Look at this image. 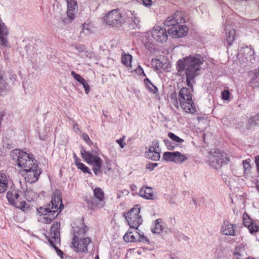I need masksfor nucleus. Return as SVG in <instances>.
I'll return each instance as SVG.
<instances>
[{
	"label": "nucleus",
	"instance_id": "7",
	"mask_svg": "<svg viewBox=\"0 0 259 259\" xmlns=\"http://www.w3.org/2000/svg\"><path fill=\"white\" fill-rule=\"evenodd\" d=\"M229 161L227 155L221 150L215 151L213 153H210L209 157V164L210 166L215 169L220 168L223 163Z\"/></svg>",
	"mask_w": 259,
	"mask_h": 259
},
{
	"label": "nucleus",
	"instance_id": "19",
	"mask_svg": "<svg viewBox=\"0 0 259 259\" xmlns=\"http://www.w3.org/2000/svg\"><path fill=\"white\" fill-rule=\"evenodd\" d=\"M254 52L253 49L250 47H246L241 49L238 55L239 56L241 55L246 61L251 62L254 59Z\"/></svg>",
	"mask_w": 259,
	"mask_h": 259
},
{
	"label": "nucleus",
	"instance_id": "5",
	"mask_svg": "<svg viewBox=\"0 0 259 259\" xmlns=\"http://www.w3.org/2000/svg\"><path fill=\"white\" fill-rule=\"evenodd\" d=\"M81 154L85 162L93 166L92 170L94 174L98 175L101 172L103 161L99 155L83 149L81 150Z\"/></svg>",
	"mask_w": 259,
	"mask_h": 259
},
{
	"label": "nucleus",
	"instance_id": "56",
	"mask_svg": "<svg viewBox=\"0 0 259 259\" xmlns=\"http://www.w3.org/2000/svg\"><path fill=\"white\" fill-rule=\"evenodd\" d=\"M143 5L146 7H149L152 5V0H142Z\"/></svg>",
	"mask_w": 259,
	"mask_h": 259
},
{
	"label": "nucleus",
	"instance_id": "37",
	"mask_svg": "<svg viewBox=\"0 0 259 259\" xmlns=\"http://www.w3.org/2000/svg\"><path fill=\"white\" fill-rule=\"evenodd\" d=\"M137 229H135L134 232L137 236V238L138 241L143 242H148V240L147 238L144 235V234H141L137 232Z\"/></svg>",
	"mask_w": 259,
	"mask_h": 259
},
{
	"label": "nucleus",
	"instance_id": "40",
	"mask_svg": "<svg viewBox=\"0 0 259 259\" xmlns=\"http://www.w3.org/2000/svg\"><path fill=\"white\" fill-rule=\"evenodd\" d=\"M80 57L83 59H92L95 57V54L92 52H90L84 50V51L82 52V54L80 55Z\"/></svg>",
	"mask_w": 259,
	"mask_h": 259
},
{
	"label": "nucleus",
	"instance_id": "50",
	"mask_svg": "<svg viewBox=\"0 0 259 259\" xmlns=\"http://www.w3.org/2000/svg\"><path fill=\"white\" fill-rule=\"evenodd\" d=\"M82 31L83 33L88 34L90 32L89 25L88 24H84L82 27Z\"/></svg>",
	"mask_w": 259,
	"mask_h": 259
},
{
	"label": "nucleus",
	"instance_id": "10",
	"mask_svg": "<svg viewBox=\"0 0 259 259\" xmlns=\"http://www.w3.org/2000/svg\"><path fill=\"white\" fill-rule=\"evenodd\" d=\"M23 174L25 181L29 183H33L37 182L39 179L42 170L37 164L33 165L30 168H27L23 170Z\"/></svg>",
	"mask_w": 259,
	"mask_h": 259
},
{
	"label": "nucleus",
	"instance_id": "6",
	"mask_svg": "<svg viewBox=\"0 0 259 259\" xmlns=\"http://www.w3.org/2000/svg\"><path fill=\"white\" fill-rule=\"evenodd\" d=\"M140 212V205H136L128 212L124 214L130 228L138 229V227L142 224V219L139 215Z\"/></svg>",
	"mask_w": 259,
	"mask_h": 259
},
{
	"label": "nucleus",
	"instance_id": "63",
	"mask_svg": "<svg viewBox=\"0 0 259 259\" xmlns=\"http://www.w3.org/2000/svg\"><path fill=\"white\" fill-rule=\"evenodd\" d=\"M188 239H189V237H188L187 236H184V239L185 240H187Z\"/></svg>",
	"mask_w": 259,
	"mask_h": 259
},
{
	"label": "nucleus",
	"instance_id": "13",
	"mask_svg": "<svg viewBox=\"0 0 259 259\" xmlns=\"http://www.w3.org/2000/svg\"><path fill=\"white\" fill-rule=\"evenodd\" d=\"M167 33L164 27L158 25L155 26L151 31L152 37L156 41L160 43H164L167 41Z\"/></svg>",
	"mask_w": 259,
	"mask_h": 259
},
{
	"label": "nucleus",
	"instance_id": "30",
	"mask_svg": "<svg viewBox=\"0 0 259 259\" xmlns=\"http://www.w3.org/2000/svg\"><path fill=\"white\" fill-rule=\"evenodd\" d=\"M172 16L178 24L186 22L185 14L184 12L177 11Z\"/></svg>",
	"mask_w": 259,
	"mask_h": 259
},
{
	"label": "nucleus",
	"instance_id": "55",
	"mask_svg": "<svg viewBox=\"0 0 259 259\" xmlns=\"http://www.w3.org/2000/svg\"><path fill=\"white\" fill-rule=\"evenodd\" d=\"M123 139L124 137L116 140V142L119 145L121 148H123L125 145V143L123 142Z\"/></svg>",
	"mask_w": 259,
	"mask_h": 259
},
{
	"label": "nucleus",
	"instance_id": "51",
	"mask_svg": "<svg viewBox=\"0 0 259 259\" xmlns=\"http://www.w3.org/2000/svg\"><path fill=\"white\" fill-rule=\"evenodd\" d=\"M135 71L138 75H143L144 76H146L144 70L140 65H139V66L136 69Z\"/></svg>",
	"mask_w": 259,
	"mask_h": 259
},
{
	"label": "nucleus",
	"instance_id": "33",
	"mask_svg": "<svg viewBox=\"0 0 259 259\" xmlns=\"http://www.w3.org/2000/svg\"><path fill=\"white\" fill-rule=\"evenodd\" d=\"M144 84L149 91L153 93H156L157 88L150 81V80L146 78L144 79Z\"/></svg>",
	"mask_w": 259,
	"mask_h": 259
},
{
	"label": "nucleus",
	"instance_id": "15",
	"mask_svg": "<svg viewBox=\"0 0 259 259\" xmlns=\"http://www.w3.org/2000/svg\"><path fill=\"white\" fill-rule=\"evenodd\" d=\"M126 18L127 22L130 21L129 19H131V21L129 24L130 26L134 29H139L140 28V21L136 16V14L134 11H128L126 12Z\"/></svg>",
	"mask_w": 259,
	"mask_h": 259
},
{
	"label": "nucleus",
	"instance_id": "36",
	"mask_svg": "<svg viewBox=\"0 0 259 259\" xmlns=\"http://www.w3.org/2000/svg\"><path fill=\"white\" fill-rule=\"evenodd\" d=\"M168 137L174 142L177 143H182L184 140L176 136L173 133L169 132L168 133Z\"/></svg>",
	"mask_w": 259,
	"mask_h": 259
},
{
	"label": "nucleus",
	"instance_id": "41",
	"mask_svg": "<svg viewBox=\"0 0 259 259\" xmlns=\"http://www.w3.org/2000/svg\"><path fill=\"white\" fill-rule=\"evenodd\" d=\"M247 228L251 234H253L259 231V226L256 225L254 223L250 225Z\"/></svg>",
	"mask_w": 259,
	"mask_h": 259
},
{
	"label": "nucleus",
	"instance_id": "42",
	"mask_svg": "<svg viewBox=\"0 0 259 259\" xmlns=\"http://www.w3.org/2000/svg\"><path fill=\"white\" fill-rule=\"evenodd\" d=\"M49 243L50 245L57 250V254L61 257H63V252L56 246V244L57 242H54V241L52 240H49Z\"/></svg>",
	"mask_w": 259,
	"mask_h": 259
},
{
	"label": "nucleus",
	"instance_id": "25",
	"mask_svg": "<svg viewBox=\"0 0 259 259\" xmlns=\"http://www.w3.org/2000/svg\"><path fill=\"white\" fill-rule=\"evenodd\" d=\"M19 197V195L16 191H9L7 194V198L8 201L14 206H15Z\"/></svg>",
	"mask_w": 259,
	"mask_h": 259
},
{
	"label": "nucleus",
	"instance_id": "48",
	"mask_svg": "<svg viewBox=\"0 0 259 259\" xmlns=\"http://www.w3.org/2000/svg\"><path fill=\"white\" fill-rule=\"evenodd\" d=\"M80 84L83 85L85 93L88 94L90 92V88L88 83L86 82L85 80L84 79L83 81H82V82H80Z\"/></svg>",
	"mask_w": 259,
	"mask_h": 259
},
{
	"label": "nucleus",
	"instance_id": "59",
	"mask_svg": "<svg viewBox=\"0 0 259 259\" xmlns=\"http://www.w3.org/2000/svg\"><path fill=\"white\" fill-rule=\"evenodd\" d=\"M255 162L257 167V171L259 173V156H257L255 158Z\"/></svg>",
	"mask_w": 259,
	"mask_h": 259
},
{
	"label": "nucleus",
	"instance_id": "2",
	"mask_svg": "<svg viewBox=\"0 0 259 259\" xmlns=\"http://www.w3.org/2000/svg\"><path fill=\"white\" fill-rule=\"evenodd\" d=\"M63 205L58 193L53 194L51 203L37 209L38 213L42 215L40 221L43 223L50 224L58 214V210L63 208Z\"/></svg>",
	"mask_w": 259,
	"mask_h": 259
},
{
	"label": "nucleus",
	"instance_id": "23",
	"mask_svg": "<svg viewBox=\"0 0 259 259\" xmlns=\"http://www.w3.org/2000/svg\"><path fill=\"white\" fill-rule=\"evenodd\" d=\"M147 157L153 161H157L160 158L159 150L155 149L153 147H149L148 151L146 152Z\"/></svg>",
	"mask_w": 259,
	"mask_h": 259
},
{
	"label": "nucleus",
	"instance_id": "4",
	"mask_svg": "<svg viewBox=\"0 0 259 259\" xmlns=\"http://www.w3.org/2000/svg\"><path fill=\"white\" fill-rule=\"evenodd\" d=\"M106 24L112 27H119L126 23V12L122 13L119 9H115L110 11L104 17Z\"/></svg>",
	"mask_w": 259,
	"mask_h": 259
},
{
	"label": "nucleus",
	"instance_id": "16",
	"mask_svg": "<svg viewBox=\"0 0 259 259\" xmlns=\"http://www.w3.org/2000/svg\"><path fill=\"white\" fill-rule=\"evenodd\" d=\"M67 16L70 20H72L75 17V15L78 11L77 3L74 0H67Z\"/></svg>",
	"mask_w": 259,
	"mask_h": 259
},
{
	"label": "nucleus",
	"instance_id": "54",
	"mask_svg": "<svg viewBox=\"0 0 259 259\" xmlns=\"http://www.w3.org/2000/svg\"><path fill=\"white\" fill-rule=\"evenodd\" d=\"M75 49L77 50L79 53V56L82 54V52L84 51V46H76Z\"/></svg>",
	"mask_w": 259,
	"mask_h": 259
},
{
	"label": "nucleus",
	"instance_id": "29",
	"mask_svg": "<svg viewBox=\"0 0 259 259\" xmlns=\"http://www.w3.org/2000/svg\"><path fill=\"white\" fill-rule=\"evenodd\" d=\"M8 187V180L6 175L0 174V193L4 192Z\"/></svg>",
	"mask_w": 259,
	"mask_h": 259
},
{
	"label": "nucleus",
	"instance_id": "31",
	"mask_svg": "<svg viewBox=\"0 0 259 259\" xmlns=\"http://www.w3.org/2000/svg\"><path fill=\"white\" fill-rule=\"evenodd\" d=\"M244 249V247L242 246H239L236 247L234 252V255L235 259H241L243 256Z\"/></svg>",
	"mask_w": 259,
	"mask_h": 259
},
{
	"label": "nucleus",
	"instance_id": "28",
	"mask_svg": "<svg viewBox=\"0 0 259 259\" xmlns=\"http://www.w3.org/2000/svg\"><path fill=\"white\" fill-rule=\"evenodd\" d=\"M87 227L85 226L84 224H80L79 226H77L73 228L74 237L76 235V237L83 234L87 231Z\"/></svg>",
	"mask_w": 259,
	"mask_h": 259
},
{
	"label": "nucleus",
	"instance_id": "60",
	"mask_svg": "<svg viewBox=\"0 0 259 259\" xmlns=\"http://www.w3.org/2000/svg\"><path fill=\"white\" fill-rule=\"evenodd\" d=\"M73 130L76 132H80L78 127V125L76 123H74L73 126Z\"/></svg>",
	"mask_w": 259,
	"mask_h": 259
},
{
	"label": "nucleus",
	"instance_id": "27",
	"mask_svg": "<svg viewBox=\"0 0 259 259\" xmlns=\"http://www.w3.org/2000/svg\"><path fill=\"white\" fill-rule=\"evenodd\" d=\"M162 221L161 219H157L154 223L151 228V231L154 234H160L162 231V226L161 225Z\"/></svg>",
	"mask_w": 259,
	"mask_h": 259
},
{
	"label": "nucleus",
	"instance_id": "8",
	"mask_svg": "<svg viewBox=\"0 0 259 259\" xmlns=\"http://www.w3.org/2000/svg\"><path fill=\"white\" fill-rule=\"evenodd\" d=\"M188 159V155L180 152H165L162 156V159L167 162H171L176 164H181Z\"/></svg>",
	"mask_w": 259,
	"mask_h": 259
},
{
	"label": "nucleus",
	"instance_id": "21",
	"mask_svg": "<svg viewBox=\"0 0 259 259\" xmlns=\"http://www.w3.org/2000/svg\"><path fill=\"white\" fill-rule=\"evenodd\" d=\"M249 75L251 77L250 85L253 88H259V68L251 71Z\"/></svg>",
	"mask_w": 259,
	"mask_h": 259
},
{
	"label": "nucleus",
	"instance_id": "22",
	"mask_svg": "<svg viewBox=\"0 0 259 259\" xmlns=\"http://www.w3.org/2000/svg\"><path fill=\"white\" fill-rule=\"evenodd\" d=\"M139 195L140 196L146 199L153 200L154 199L153 190L152 188L146 186L142 187L139 192Z\"/></svg>",
	"mask_w": 259,
	"mask_h": 259
},
{
	"label": "nucleus",
	"instance_id": "64",
	"mask_svg": "<svg viewBox=\"0 0 259 259\" xmlns=\"http://www.w3.org/2000/svg\"><path fill=\"white\" fill-rule=\"evenodd\" d=\"M95 259H99V256L97 255L96 256L95 258Z\"/></svg>",
	"mask_w": 259,
	"mask_h": 259
},
{
	"label": "nucleus",
	"instance_id": "47",
	"mask_svg": "<svg viewBox=\"0 0 259 259\" xmlns=\"http://www.w3.org/2000/svg\"><path fill=\"white\" fill-rule=\"evenodd\" d=\"M158 165V163H151L149 162L147 164L146 166V168L150 170V171L153 170L155 167H156Z\"/></svg>",
	"mask_w": 259,
	"mask_h": 259
},
{
	"label": "nucleus",
	"instance_id": "18",
	"mask_svg": "<svg viewBox=\"0 0 259 259\" xmlns=\"http://www.w3.org/2000/svg\"><path fill=\"white\" fill-rule=\"evenodd\" d=\"M235 227L236 225H233L231 224L229 221H225L223 222L221 231L223 234L225 235L234 236V228Z\"/></svg>",
	"mask_w": 259,
	"mask_h": 259
},
{
	"label": "nucleus",
	"instance_id": "58",
	"mask_svg": "<svg viewBox=\"0 0 259 259\" xmlns=\"http://www.w3.org/2000/svg\"><path fill=\"white\" fill-rule=\"evenodd\" d=\"M29 195H31V196H32L34 198L35 197H37V195L36 194H35L33 191H27L26 194H25V195L26 196H27Z\"/></svg>",
	"mask_w": 259,
	"mask_h": 259
},
{
	"label": "nucleus",
	"instance_id": "26",
	"mask_svg": "<svg viewBox=\"0 0 259 259\" xmlns=\"http://www.w3.org/2000/svg\"><path fill=\"white\" fill-rule=\"evenodd\" d=\"M123 238L126 242H138L137 236L134 232L128 230L126 234L123 236Z\"/></svg>",
	"mask_w": 259,
	"mask_h": 259
},
{
	"label": "nucleus",
	"instance_id": "57",
	"mask_svg": "<svg viewBox=\"0 0 259 259\" xmlns=\"http://www.w3.org/2000/svg\"><path fill=\"white\" fill-rule=\"evenodd\" d=\"M104 172L105 174H108L109 172H110L111 170V168L109 165V164L107 163H106V166L104 168Z\"/></svg>",
	"mask_w": 259,
	"mask_h": 259
},
{
	"label": "nucleus",
	"instance_id": "34",
	"mask_svg": "<svg viewBox=\"0 0 259 259\" xmlns=\"http://www.w3.org/2000/svg\"><path fill=\"white\" fill-rule=\"evenodd\" d=\"M164 25L167 27H175L178 26V23L176 22L172 16L166 18L164 22Z\"/></svg>",
	"mask_w": 259,
	"mask_h": 259
},
{
	"label": "nucleus",
	"instance_id": "43",
	"mask_svg": "<svg viewBox=\"0 0 259 259\" xmlns=\"http://www.w3.org/2000/svg\"><path fill=\"white\" fill-rule=\"evenodd\" d=\"M163 142L164 143L167 148L169 150H173L175 148L176 145L174 143H172L171 142H170L169 140L164 139L163 140Z\"/></svg>",
	"mask_w": 259,
	"mask_h": 259
},
{
	"label": "nucleus",
	"instance_id": "3",
	"mask_svg": "<svg viewBox=\"0 0 259 259\" xmlns=\"http://www.w3.org/2000/svg\"><path fill=\"white\" fill-rule=\"evenodd\" d=\"M174 96L176 98L174 105L177 109L180 107L186 113L193 114L196 112V108L189 89L187 88L181 89L179 93L178 100L176 98V94L172 95V97Z\"/></svg>",
	"mask_w": 259,
	"mask_h": 259
},
{
	"label": "nucleus",
	"instance_id": "44",
	"mask_svg": "<svg viewBox=\"0 0 259 259\" xmlns=\"http://www.w3.org/2000/svg\"><path fill=\"white\" fill-rule=\"evenodd\" d=\"M15 206L21 209L22 211H25L28 208V205L27 204L25 201H21L18 205L16 204Z\"/></svg>",
	"mask_w": 259,
	"mask_h": 259
},
{
	"label": "nucleus",
	"instance_id": "45",
	"mask_svg": "<svg viewBox=\"0 0 259 259\" xmlns=\"http://www.w3.org/2000/svg\"><path fill=\"white\" fill-rule=\"evenodd\" d=\"M72 76L80 83L83 81L84 78L82 77L79 74L76 73L74 71L71 72Z\"/></svg>",
	"mask_w": 259,
	"mask_h": 259
},
{
	"label": "nucleus",
	"instance_id": "14",
	"mask_svg": "<svg viewBox=\"0 0 259 259\" xmlns=\"http://www.w3.org/2000/svg\"><path fill=\"white\" fill-rule=\"evenodd\" d=\"M188 28L185 25L178 26L175 27H171L168 30V34L174 38H179L185 36L188 32Z\"/></svg>",
	"mask_w": 259,
	"mask_h": 259
},
{
	"label": "nucleus",
	"instance_id": "32",
	"mask_svg": "<svg viewBox=\"0 0 259 259\" xmlns=\"http://www.w3.org/2000/svg\"><path fill=\"white\" fill-rule=\"evenodd\" d=\"M132 56L130 54H125L122 56L121 62L127 67H131Z\"/></svg>",
	"mask_w": 259,
	"mask_h": 259
},
{
	"label": "nucleus",
	"instance_id": "39",
	"mask_svg": "<svg viewBox=\"0 0 259 259\" xmlns=\"http://www.w3.org/2000/svg\"><path fill=\"white\" fill-rule=\"evenodd\" d=\"M249 124L251 125H259V113L255 115L248 120Z\"/></svg>",
	"mask_w": 259,
	"mask_h": 259
},
{
	"label": "nucleus",
	"instance_id": "24",
	"mask_svg": "<svg viewBox=\"0 0 259 259\" xmlns=\"http://www.w3.org/2000/svg\"><path fill=\"white\" fill-rule=\"evenodd\" d=\"M4 72L0 68V95L6 94L8 90V84L4 78Z\"/></svg>",
	"mask_w": 259,
	"mask_h": 259
},
{
	"label": "nucleus",
	"instance_id": "46",
	"mask_svg": "<svg viewBox=\"0 0 259 259\" xmlns=\"http://www.w3.org/2000/svg\"><path fill=\"white\" fill-rule=\"evenodd\" d=\"M230 98V93L228 90H224L222 92V98L224 100H228Z\"/></svg>",
	"mask_w": 259,
	"mask_h": 259
},
{
	"label": "nucleus",
	"instance_id": "1",
	"mask_svg": "<svg viewBox=\"0 0 259 259\" xmlns=\"http://www.w3.org/2000/svg\"><path fill=\"white\" fill-rule=\"evenodd\" d=\"M203 63V57L199 54L190 55L184 59L179 60L177 63V70L181 72L186 70V82L187 85L193 91L192 83L195 82V77L199 74Z\"/></svg>",
	"mask_w": 259,
	"mask_h": 259
},
{
	"label": "nucleus",
	"instance_id": "52",
	"mask_svg": "<svg viewBox=\"0 0 259 259\" xmlns=\"http://www.w3.org/2000/svg\"><path fill=\"white\" fill-rule=\"evenodd\" d=\"M150 147H153L155 149H157V150H159V141L157 140H154L152 142V146H150Z\"/></svg>",
	"mask_w": 259,
	"mask_h": 259
},
{
	"label": "nucleus",
	"instance_id": "35",
	"mask_svg": "<svg viewBox=\"0 0 259 259\" xmlns=\"http://www.w3.org/2000/svg\"><path fill=\"white\" fill-rule=\"evenodd\" d=\"M243 221L244 226L246 227H248L250 225H252L253 223L252 222V220H251L248 215L244 213L243 214Z\"/></svg>",
	"mask_w": 259,
	"mask_h": 259
},
{
	"label": "nucleus",
	"instance_id": "9",
	"mask_svg": "<svg viewBox=\"0 0 259 259\" xmlns=\"http://www.w3.org/2000/svg\"><path fill=\"white\" fill-rule=\"evenodd\" d=\"M17 157V164L19 167L24 168V170L30 168L33 165L36 164L32 156L25 152L19 151Z\"/></svg>",
	"mask_w": 259,
	"mask_h": 259
},
{
	"label": "nucleus",
	"instance_id": "11",
	"mask_svg": "<svg viewBox=\"0 0 259 259\" xmlns=\"http://www.w3.org/2000/svg\"><path fill=\"white\" fill-rule=\"evenodd\" d=\"M94 196L88 201L89 205L92 208L95 207H103L105 204L104 192L100 188H96L94 189Z\"/></svg>",
	"mask_w": 259,
	"mask_h": 259
},
{
	"label": "nucleus",
	"instance_id": "53",
	"mask_svg": "<svg viewBox=\"0 0 259 259\" xmlns=\"http://www.w3.org/2000/svg\"><path fill=\"white\" fill-rule=\"evenodd\" d=\"M243 165V168L245 171H246L247 170H249L250 168V164L248 161L246 160H243L242 161Z\"/></svg>",
	"mask_w": 259,
	"mask_h": 259
},
{
	"label": "nucleus",
	"instance_id": "62",
	"mask_svg": "<svg viewBox=\"0 0 259 259\" xmlns=\"http://www.w3.org/2000/svg\"><path fill=\"white\" fill-rule=\"evenodd\" d=\"M256 190H257V191L259 192V184L258 185H257L256 186Z\"/></svg>",
	"mask_w": 259,
	"mask_h": 259
},
{
	"label": "nucleus",
	"instance_id": "61",
	"mask_svg": "<svg viewBox=\"0 0 259 259\" xmlns=\"http://www.w3.org/2000/svg\"><path fill=\"white\" fill-rule=\"evenodd\" d=\"M74 158L75 160V164L76 165V163H77V162H80L79 161V158L75 154H74Z\"/></svg>",
	"mask_w": 259,
	"mask_h": 259
},
{
	"label": "nucleus",
	"instance_id": "49",
	"mask_svg": "<svg viewBox=\"0 0 259 259\" xmlns=\"http://www.w3.org/2000/svg\"><path fill=\"white\" fill-rule=\"evenodd\" d=\"M81 138L83 139V140L88 144H90L92 143L91 140H90L89 136L86 133H82L81 135Z\"/></svg>",
	"mask_w": 259,
	"mask_h": 259
},
{
	"label": "nucleus",
	"instance_id": "12",
	"mask_svg": "<svg viewBox=\"0 0 259 259\" xmlns=\"http://www.w3.org/2000/svg\"><path fill=\"white\" fill-rule=\"evenodd\" d=\"M91 242V239L90 238L86 237L79 239L75 235L73 237L72 244L76 252H84L88 250V246Z\"/></svg>",
	"mask_w": 259,
	"mask_h": 259
},
{
	"label": "nucleus",
	"instance_id": "38",
	"mask_svg": "<svg viewBox=\"0 0 259 259\" xmlns=\"http://www.w3.org/2000/svg\"><path fill=\"white\" fill-rule=\"evenodd\" d=\"M76 166L78 169L81 170L83 172H87L90 174H91L90 169L83 163L81 162H77Z\"/></svg>",
	"mask_w": 259,
	"mask_h": 259
},
{
	"label": "nucleus",
	"instance_id": "20",
	"mask_svg": "<svg viewBox=\"0 0 259 259\" xmlns=\"http://www.w3.org/2000/svg\"><path fill=\"white\" fill-rule=\"evenodd\" d=\"M226 39L229 46H231L233 42L235 36L236 32L234 29L230 25L225 26Z\"/></svg>",
	"mask_w": 259,
	"mask_h": 259
},
{
	"label": "nucleus",
	"instance_id": "17",
	"mask_svg": "<svg viewBox=\"0 0 259 259\" xmlns=\"http://www.w3.org/2000/svg\"><path fill=\"white\" fill-rule=\"evenodd\" d=\"M60 223L58 222H54L51 228V238L49 239V240H52L55 242H60Z\"/></svg>",
	"mask_w": 259,
	"mask_h": 259
}]
</instances>
